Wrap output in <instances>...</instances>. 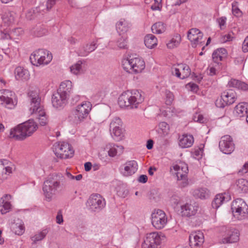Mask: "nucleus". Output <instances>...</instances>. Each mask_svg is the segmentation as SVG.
I'll list each match as a JSON object with an SVG mask.
<instances>
[{
  "instance_id": "nucleus-37",
  "label": "nucleus",
  "mask_w": 248,
  "mask_h": 248,
  "mask_svg": "<svg viewBox=\"0 0 248 248\" xmlns=\"http://www.w3.org/2000/svg\"><path fill=\"white\" fill-rule=\"evenodd\" d=\"M112 138L117 141L124 139V130L123 128L109 130Z\"/></svg>"
},
{
  "instance_id": "nucleus-13",
  "label": "nucleus",
  "mask_w": 248,
  "mask_h": 248,
  "mask_svg": "<svg viewBox=\"0 0 248 248\" xmlns=\"http://www.w3.org/2000/svg\"><path fill=\"white\" fill-rule=\"evenodd\" d=\"M160 235L157 232L147 233L142 244V248H160Z\"/></svg>"
},
{
  "instance_id": "nucleus-27",
  "label": "nucleus",
  "mask_w": 248,
  "mask_h": 248,
  "mask_svg": "<svg viewBox=\"0 0 248 248\" xmlns=\"http://www.w3.org/2000/svg\"><path fill=\"white\" fill-rule=\"evenodd\" d=\"M12 92L8 90V93L4 95V99H2L1 105L8 109H13L17 104V101L12 98Z\"/></svg>"
},
{
  "instance_id": "nucleus-35",
  "label": "nucleus",
  "mask_w": 248,
  "mask_h": 248,
  "mask_svg": "<svg viewBox=\"0 0 248 248\" xmlns=\"http://www.w3.org/2000/svg\"><path fill=\"white\" fill-rule=\"evenodd\" d=\"M236 189L240 193L248 192V181L245 179H239L236 181Z\"/></svg>"
},
{
  "instance_id": "nucleus-52",
  "label": "nucleus",
  "mask_w": 248,
  "mask_h": 248,
  "mask_svg": "<svg viewBox=\"0 0 248 248\" xmlns=\"http://www.w3.org/2000/svg\"><path fill=\"white\" fill-rule=\"evenodd\" d=\"M170 202L171 205L175 207L180 202V198L176 195H173L170 197Z\"/></svg>"
},
{
  "instance_id": "nucleus-15",
  "label": "nucleus",
  "mask_w": 248,
  "mask_h": 248,
  "mask_svg": "<svg viewBox=\"0 0 248 248\" xmlns=\"http://www.w3.org/2000/svg\"><path fill=\"white\" fill-rule=\"evenodd\" d=\"M138 169V163L136 161L132 160L126 161L121 165L119 171L124 176H130L134 174Z\"/></svg>"
},
{
  "instance_id": "nucleus-38",
  "label": "nucleus",
  "mask_w": 248,
  "mask_h": 248,
  "mask_svg": "<svg viewBox=\"0 0 248 248\" xmlns=\"http://www.w3.org/2000/svg\"><path fill=\"white\" fill-rule=\"evenodd\" d=\"M1 19L3 24L6 26H10L13 24L15 21V17L13 14L7 11L4 13L1 16Z\"/></svg>"
},
{
  "instance_id": "nucleus-16",
  "label": "nucleus",
  "mask_w": 248,
  "mask_h": 248,
  "mask_svg": "<svg viewBox=\"0 0 248 248\" xmlns=\"http://www.w3.org/2000/svg\"><path fill=\"white\" fill-rule=\"evenodd\" d=\"M171 70L173 75L181 79H185L188 77L191 73L189 66L186 64H179L177 67H173Z\"/></svg>"
},
{
  "instance_id": "nucleus-22",
  "label": "nucleus",
  "mask_w": 248,
  "mask_h": 248,
  "mask_svg": "<svg viewBox=\"0 0 248 248\" xmlns=\"http://www.w3.org/2000/svg\"><path fill=\"white\" fill-rule=\"evenodd\" d=\"M72 83L70 80H65L61 83L57 92L68 98L72 92Z\"/></svg>"
},
{
  "instance_id": "nucleus-30",
  "label": "nucleus",
  "mask_w": 248,
  "mask_h": 248,
  "mask_svg": "<svg viewBox=\"0 0 248 248\" xmlns=\"http://www.w3.org/2000/svg\"><path fill=\"white\" fill-rule=\"evenodd\" d=\"M192 195L196 198L206 199L210 196L209 190L205 187L198 188L191 190Z\"/></svg>"
},
{
  "instance_id": "nucleus-20",
  "label": "nucleus",
  "mask_w": 248,
  "mask_h": 248,
  "mask_svg": "<svg viewBox=\"0 0 248 248\" xmlns=\"http://www.w3.org/2000/svg\"><path fill=\"white\" fill-rule=\"evenodd\" d=\"M67 99L66 97L57 92L53 93L52 96L51 101L52 106L56 108H62L67 104Z\"/></svg>"
},
{
  "instance_id": "nucleus-57",
  "label": "nucleus",
  "mask_w": 248,
  "mask_h": 248,
  "mask_svg": "<svg viewBox=\"0 0 248 248\" xmlns=\"http://www.w3.org/2000/svg\"><path fill=\"white\" fill-rule=\"evenodd\" d=\"M57 0H47L46 3V9L50 10L56 3Z\"/></svg>"
},
{
  "instance_id": "nucleus-17",
  "label": "nucleus",
  "mask_w": 248,
  "mask_h": 248,
  "mask_svg": "<svg viewBox=\"0 0 248 248\" xmlns=\"http://www.w3.org/2000/svg\"><path fill=\"white\" fill-rule=\"evenodd\" d=\"M189 241L191 248H198L202 246L204 242L203 234L200 231L192 232L189 236Z\"/></svg>"
},
{
  "instance_id": "nucleus-40",
  "label": "nucleus",
  "mask_w": 248,
  "mask_h": 248,
  "mask_svg": "<svg viewBox=\"0 0 248 248\" xmlns=\"http://www.w3.org/2000/svg\"><path fill=\"white\" fill-rule=\"evenodd\" d=\"M48 231L44 230L42 231L37 232L31 237L32 244H36L38 242L42 240L46 235Z\"/></svg>"
},
{
  "instance_id": "nucleus-33",
  "label": "nucleus",
  "mask_w": 248,
  "mask_h": 248,
  "mask_svg": "<svg viewBox=\"0 0 248 248\" xmlns=\"http://www.w3.org/2000/svg\"><path fill=\"white\" fill-rule=\"evenodd\" d=\"M235 115L242 117L247 115L248 112V103L241 102L235 107Z\"/></svg>"
},
{
  "instance_id": "nucleus-10",
  "label": "nucleus",
  "mask_w": 248,
  "mask_h": 248,
  "mask_svg": "<svg viewBox=\"0 0 248 248\" xmlns=\"http://www.w3.org/2000/svg\"><path fill=\"white\" fill-rule=\"evenodd\" d=\"M106 205L105 199L98 194L91 195L86 202L88 209L91 212H99Z\"/></svg>"
},
{
  "instance_id": "nucleus-1",
  "label": "nucleus",
  "mask_w": 248,
  "mask_h": 248,
  "mask_svg": "<svg viewBox=\"0 0 248 248\" xmlns=\"http://www.w3.org/2000/svg\"><path fill=\"white\" fill-rule=\"evenodd\" d=\"M30 101L29 110L31 114L38 119L41 125H45L47 123V119L43 107L41 104V97L38 88H31L28 93Z\"/></svg>"
},
{
  "instance_id": "nucleus-5",
  "label": "nucleus",
  "mask_w": 248,
  "mask_h": 248,
  "mask_svg": "<svg viewBox=\"0 0 248 248\" xmlns=\"http://www.w3.org/2000/svg\"><path fill=\"white\" fill-rule=\"evenodd\" d=\"M170 171L173 175L176 176L178 184L181 187H185L188 186L187 174L188 169L186 164L182 161L173 164L170 168Z\"/></svg>"
},
{
  "instance_id": "nucleus-21",
  "label": "nucleus",
  "mask_w": 248,
  "mask_h": 248,
  "mask_svg": "<svg viewBox=\"0 0 248 248\" xmlns=\"http://www.w3.org/2000/svg\"><path fill=\"white\" fill-rule=\"evenodd\" d=\"M199 207L196 203H186L181 206V214L182 216L191 217L194 216L197 212Z\"/></svg>"
},
{
  "instance_id": "nucleus-2",
  "label": "nucleus",
  "mask_w": 248,
  "mask_h": 248,
  "mask_svg": "<svg viewBox=\"0 0 248 248\" xmlns=\"http://www.w3.org/2000/svg\"><path fill=\"white\" fill-rule=\"evenodd\" d=\"M64 180L62 174H53L44 182L43 190L48 201L51 200L53 195L63 190Z\"/></svg>"
},
{
  "instance_id": "nucleus-62",
  "label": "nucleus",
  "mask_w": 248,
  "mask_h": 248,
  "mask_svg": "<svg viewBox=\"0 0 248 248\" xmlns=\"http://www.w3.org/2000/svg\"><path fill=\"white\" fill-rule=\"evenodd\" d=\"M148 180V177L146 175H141L138 179V181L142 183H145Z\"/></svg>"
},
{
  "instance_id": "nucleus-51",
  "label": "nucleus",
  "mask_w": 248,
  "mask_h": 248,
  "mask_svg": "<svg viewBox=\"0 0 248 248\" xmlns=\"http://www.w3.org/2000/svg\"><path fill=\"white\" fill-rule=\"evenodd\" d=\"M166 103L168 105H170L173 100L174 95L173 93L169 91L166 92Z\"/></svg>"
},
{
  "instance_id": "nucleus-12",
  "label": "nucleus",
  "mask_w": 248,
  "mask_h": 248,
  "mask_svg": "<svg viewBox=\"0 0 248 248\" xmlns=\"http://www.w3.org/2000/svg\"><path fill=\"white\" fill-rule=\"evenodd\" d=\"M248 213V206L242 199L233 201V217L237 220H242Z\"/></svg>"
},
{
  "instance_id": "nucleus-34",
  "label": "nucleus",
  "mask_w": 248,
  "mask_h": 248,
  "mask_svg": "<svg viewBox=\"0 0 248 248\" xmlns=\"http://www.w3.org/2000/svg\"><path fill=\"white\" fill-rule=\"evenodd\" d=\"M15 78L17 80H27L30 75L28 70L22 67H17L15 70Z\"/></svg>"
},
{
  "instance_id": "nucleus-64",
  "label": "nucleus",
  "mask_w": 248,
  "mask_h": 248,
  "mask_svg": "<svg viewBox=\"0 0 248 248\" xmlns=\"http://www.w3.org/2000/svg\"><path fill=\"white\" fill-rule=\"evenodd\" d=\"M92 164L90 162H86L84 164V169L86 171H89L91 170Z\"/></svg>"
},
{
  "instance_id": "nucleus-25",
  "label": "nucleus",
  "mask_w": 248,
  "mask_h": 248,
  "mask_svg": "<svg viewBox=\"0 0 248 248\" xmlns=\"http://www.w3.org/2000/svg\"><path fill=\"white\" fill-rule=\"evenodd\" d=\"M106 149L108 150V155L110 157H115L121 155L124 151V147L121 145H118L113 143H108L106 145Z\"/></svg>"
},
{
  "instance_id": "nucleus-56",
  "label": "nucleus",
  "mask_w": 248,
  "mask_h": 248,
  "mask_svg": "<svg viewBox=\"0 0 248 248\" xmlns=\"http://www.w3.org/2000/svg\"><path fill=\"white\" fill-rule=\"evenodd\" d=\"M232 40V37L231 35V34L230 33L222 35L220 39V42L222 43H225L227 41H230Z\"/></svg>"
},
{
  "instance_id": "nucleus-48",
  "label": "nucleus",
  "mask_w": 248,
  "mask_h": 248,
  "mask_svg": "<svg viewBox=\"0 0 248 248\" xmlns=\"http://www.w3.org/2000/svg\"><path fill=\"white\" fill-rule=\"evenodd\" d=\"M233 87L246 91L248 90V84L239 80L233 79Z\"/></svg>"
},
{
  "instance_id": "nucleus-32",
  "label": "nucleus",
  "mask_w": 248,
  "mask_h": 248,
  "mask_svg": "<svg viewBox=\"0 0 248 248\" xmlns=\"http://www.w3.org/2000/svg\"><path fill=\"white\" fill-rule=\"evenodd\" d=\"M227 50L224 48H219L215 50L212 54L213 62L220 63V62L227 56Z\"/></svg>"
},
{
  "instance_id": "nucleus-44",
  "label": "nucleus",
  "mask_w": 248,
  "mask_h": 248,
  "mask_svg": "<svg viewBox=\"0 0 248 248\" xmlns=\"http://www.w3.org/2000/svg\"><path fill=\"white\" fill-rule=\"evenodd\" d=\"M40 7L29 10L26 14V17L29 20H31L37 17Z\"/></svg>"
},
{
  "instance_id": "nucleus-24",
  "label": "nucleus",
  "mask_w": 248,
  "mask_h": 248,
  "mask_svg": "<svg viewBox=\"0 0 248 248\" xmlns=\"http://www.w3.org/2000/svg\"><path fill=\"white\" fill-rule=\"evenodd\" d=\"M96 47V43L93 42L90 44H87L81 46L77 50V53L79 56L85 57L94 51Z\"/></svg>"
},
{
  "instance_id": "nucleus-47",
  "label": "nucleus",
  "mask_w": 248,
  "mask_h": 248,
  "mask_svg": "<svg viewBox=\"0 0 248 248\" xmlns=\"http://www.w3.org/2000/svg\"><path fill=\"white\" fill-rule=\"evenodd\" d=\"M158 132L162 133L164 135L168 133L169 130V126L168 124L165 122H160L158 124Z\"/></svg>"
},
{
  "instance_id": "nucleus-54",
  "label": "nucleus",
  "mask_w": 248,
  "mask_h": 248,
  "mask_svg": "<svg viewBox=\"0 0 248 248\" xmlns=\"http://www.w3.org/2000/svg\"><path fill=\"white\" fill-rule=\"evenodd\" d=\"M56 223L58 224H62L63 222L62 212V210H59L57 212L56 217Z\"/></svg>"
},
{
  "instance_id": "nucleus-31",
  "label": "nucleus",
  "mask_w": 248,
  "mask_h": 248,
  "mask_svg": "<svg viewBox=\"0 0 248 248\" xmlns=\"http://www.w3.org/2000/svg\"><path fill=\"white\" fill-rule=\"evenodd\" d=\"M11 199L10 195L6 194L1 198V203L0 204V211L2 214H6L10 211L11 204L9 200Z\"/></svg>"
},
{
  "instance_id": "nucleus-50",
  "label": "nucleus",
  "mask_w": 248,
  "mask_h": 248,
  "mask_svg": "<svg viewBox=\"0 0 248 248\" xmlns=\"http://www.w3.org/2000/svg\"><path fill=\"white\" fill-rule=\"evenodd\" d=\"M232 232L229 231L227 235H224L220 240V243L222 244H229L232 243Z\"/></svg>"
},
{
  "instance_id": "nucleus-41",
  "label": "nucleus",
  "mask_w": 248,
  "mask_h": 248,
  "mask_svg": "<svg viewBox=\"0 0 248 248\" xmlns=\"http://www.w3.org/2000/svg\"><path fill=\"white\" fill-rule=\"evenodd\" d=\"M165 30V25L162 22H156L152 26V31L154 33L161 34Z\"/></svg>"
},
{
  "instance_id": "nucleus-19",
  "label": "nucleus",
  "mask_w": 248,
  "mask_h": 248,
  "mask_svg": "<svg viewBox=\"0 0 248 248\" xmlns=\"http://www.w3.org/2000/svg\"><path fill=\"white\" fill-rule=\"evenodd\" d=\"M232 93L228 91H224L219 98L216 100L215 104L218 108H224L225 106L231 105L232 103Z\"/></svg>"
},
{
  "instance_id": "nucleus-55",
  "label": "nucleus",
  "mask_w": 248,
  "mask_h": 248,
  "mask_svg": "<svg viewBox=\"0 0 248 248\" xmlns=\"http://www.w3.org/2000/svg\"><path fill=\"white\" fill-rule=\"evenodd\" d=\"M247 172H248V161L244 164L242 168L238 171L237 173L239 175H243Z\"/></svg>"
},
{
  "instance_id": "nucleus-53",
  "label": "nucleus",
  "mask_w": 248,
  "mask_h": 248,
  "mask_svg": "<svg viewBox=\"0 0 248 248\" xmlns=\"http://www.w3.org/2000/svg\"><path fill=\"white\" fill-rule=\"evenodd\" d=\"M217 21L221 30H223L226 27V18L224 16H222L217 19Z\"/></svg>"
},
{
  "instance_id": "nucleus-23",
  "label": "nucleus",
  "mask_w": 248,
  "mask_h": 248,
  "mask_svg": "<svg viewBox=\"0 0 248 248\" xmlns=\"http://www.w3.org/2000/svg\"><path fill=\"white\" fill-rule=\"evenodd\" d=\"M231 199V196L228 193L217 194L212 202V206L214 208L217 209L224 202H228Z\"/></svg>"
},
{
  "instance_id": "nucleus-49",
  "label": "nucleus",
  "mask_w": 248,
  "mask_h": 248,
  "mask_svg": "<svg viewBox=\"0 0 248 248\" xmlns=\"http://www.w3.org/2000/svg\"><path fill=\"white\" fill-rule=\"evenodd\" d=\"M118 46L121 48H126L127 46V37H122L117 42Z\"/></svg>"
},
{
  "instance_id": "nucleus-58",
  "label": "nucleus",
  "mask_w": 248,
  "mask_h": 248,
  "mask_svg": "<svg viewBox=\"0 0 248 248\" xmlns=\"http://www.w3.org/2000/svg\"><path fill=\"white\" fill-rule=\"evenodd\" d=\"M242 50L244 52H248V36H247L244 41Z\"/></svg>"
},
{
  "instance_id": "nucleus-59",
  "label": "nucleus",
  "mask_w": 248,
  "mask_h": 248,
  "mask_svg": "<svg viewBox=\"0 0 248 248\" xmlns=\"http://www.w3.org/2000/svg\"><path fill=\"white\" fill-rule=\"evenodd\" d=\"M233 243L237 242L239 240V232L237 230H233Z\"/></svg>"
},
{
  "instance_id": "nucleus-4",
  "label": "nucleus",
  "mask_w": 248,
  "mask_h": 248,
  "mask_svg": "<svg viewBox=\"0 0 248 248\" xmlns=\"http://www.w3.org/2000/svg\"><path fill=\"white\" fill-rule=\"evenodd\" d=\"M144 98L138 90L127 91L123 93L119 97L118 103L122 108H136L141 103Z\"/></svg>"
},
{
  "instance_id": "nucleus-36",
  "label": "nucleus",
  "mask_w": 248,
  "mask_h": 248,
  "mask_svg": "<svg viewBox=\"0 0 248 248\" xmlns=\"http://www.w3.org/2000/svg\"><path fill=\"white\" fill-rule=\"evenodd\" d=\"M145 45L149 48H152L157 44V39L152 34L146 35L144 38Z\"/></svg>"
},
{
  "instance_id": "nucleus-43",
  "label": "nucleus",
  "mask_w": 248,
  "mask_h": 248,
  "mask_svg": "<svg viewBox=\"0 0 248 248\" xmlns=\"http://www.w3.org/2000/svg\"><path fill=\"white\" fill-rule=\"evenodd\" d=\"M123 123L118 117L114 118L111 121L109 125V130L122 128Z\"/></svg>"
},
{
  "instance_id": "nucleus-46",
  "label": "nucleus",
  "mask_w": 248,
  "mask_h": 248,
  "mask_svg": "<svg viewBox=\"0 0 248 248\" xmlns=\"http://www.w3.org/2000/svg\"><path fill=\"white\" fill-rule=\"evenodd\" d=\"M219 69V64L213 62L211 63L208 67V70L209 71V74L210 76H213L217 74V71Z\"/></svg>"
},
{
  "instance_id": "nucleus-6",
  "label": "nucleus",
  "mask_w": 248,
  "mask_h": 248,
  "mask_svg": "<svg viewBox=\"0 0 248 248\" xmlns=\"http://www.w3.org/2000/svg\"><path fill=\"white\" fill-rule=\"evenodd\" d=\"M123 69L127 72L131 74L141 73L145 68L144 61L140 57L130 56L124 59L122 62Z\"/></svg>"
},
{
  "instance_id": "nucleus-26",
  "label": "nucleus",
  "mask_w": 248,
  "mask_h": 248,
  "mask_svg": "<svg viewBox=\"0 0 248 248\" xmlns=\"http://www.w3.org/2000/svg\"><path fill=\"white\" fill-rule=\"evenodd\" d=\"M11 229L16 234L22 235L25 231L24 223L21 219L19 218L15 219L14 222L11 224Z\"/></svg>"
},
{
  "instance_id": "nucleus-60",
  "label": "nucleus",
  "mask_w": 248,
  "mask_h": 248,
  "mask_svg": "<svg viewBox=\"0 0 248 248\" xmlns=\"http://www.w3.org/2000/svg\"><path fill=\"white\" fill-rule=\"evenodd\" d=\"M242 15V12L237 8H234V5H233V16H235L237 17H241Z\"/></svg>"
},
{
  "instance_id": "nucleus-9",
  "label": "nucleus",
  "mask_w": 248,
  "mask_h": 248,
  "mask_svg": "<svg viewBox=\"0 0 248 248\" xmlns=\"http://www.w3.org/2000/svg\"><path fill=\"white\" fill-rule=\"evenodd\" d=\"M52 59V54L43 49H39L33 52L30 56L31 63L36 66L47 64Z\"/></svg>"
},
{
  "instance_id": "nucleus-39",
  "label": "nucleus",
  "mask_w": 248,
  "mask_h": 248,
  "mask_svg": "<svg viewBox=\"0 0 248 248\" xmlns=\"http://www.w3.org/2000/svg\"><path fill=\"white\" fill-rule=\"evenodd\" d=\"M47 32L46 30L41 25H37L33 28L31 31V34L35 37H41L45 35Z\"/></svg>"
},
{
  "instance_id": "nucleus-3",
  "label": "nucleus",
  "mask_w": 248,
  "mask_h": 248,
  "mask_svg": "<svg viewBox=\"0 0 248 248\" xmlns=\"http://www.w3.org/2000/svg\"><path fill=\"white\" fill-rule=\"evenodd\" d=\"M37 124L32 120H29L17 125L10 130L9 138L17 140H23L31 136L37 129Z\"/></svg>"
},
{
  "instance_id": "nucleus-29",
  "label": "nucleus",
  "mask_w": 248,
  "mask_h": 248,
  "mask_svg": "<svg viewBox=\"0 0 248 248\" xmlns=\"http://www.w3.org/2000/svg\"><path fill=\"white\" fill-rule=\"evenodd\" d=\"M179 139V145L182 148L190 147L194 142V138L191 135L184 134Z\"/></svg>"
},
{
  "instance_id": "nucleus-14",
  "label": "nucleus",
  "mask_w": 248,
  "mask_h": 248,
  "mask_svg": "<svg viewBox=\"0 0 248 248\" xmlns=\"http://www.w3.org/2000/svg\"><path fill=\"white\" fill-rule=\"evenodd\" d=\"M187 38L191 42L192 46L196 47L198 45L202 46L203 39V33L199 29L192 28L187 32Z\"/></svg>"
},
{
  "instance_id": "nucleus-7",
  "label": "nucleus",
  "mask_w": 248,
  "mask_h": 248,
  "mask_svg": "<svg viewBox=\"0 0 248 248\" xmlns=\"http://www.w3.org/2000/svg\"><path fill=\"white\" fill-rule=\"evenodd\" d=\"M92 108L90 102L84 101L77 106L69 116V121L74 124H78L86 118Z\"/></svg>"
},
{
  "instance_id": "nucleus-61",
  "label": "nucleus",
  "mask_w": 248,
  "mask_h": 248,
  "mask_svg": "<svg viewBox=\"0 0 248 248\" xmlns=\"http://www.w3.org/2000/svg\"><path fill=\"white\" fill-rule=\"evenodd\" d=\"M80 96L78 95H74L72 96L71 99V103L73 105L76 104L79 100Z\"/></svg>"
},
{
  "instance_id": "nucleus-28",
  "label": "nucleus",
  "mask_w": 248,
  "mask_h": 248,
  "mask_svg": "<svg viewBox=\"0 0 248 248\" xmlns=\"http://www.w3.org/2000/svg\"><path fill=\"white\" fill-rule=\"evenodd\" d=\"M131 24L124 19H120L116 24V28L120 35L124 34L129 31Z\"/></svg>"
},
{
  "instance_id": "nucleus-45",
  "label": "nucleus",
  "mask_w": 248,
  "mask_h": 248,
  "mask_svg": "<svg viewBox=\"0 0 248 248\" xmlns=\"http://www.w3.org/2000/svg\"><path fill=\"white\" fill-rule=\"evenodd\" d=\"M83 62L81 61H78L76 63L72 65L70 67L71 71L75 75H78L82 71V64Z\"/></svg>"
},
{
  "instance_id": "nucleus-18",
  "label": "nucleus",
  "mask_w": 248,
  "mask_h": 248,
  "mask_svg": "<svg viewBox=\"0 0 248 248\" xmlns=\"http://www.w3.org/2000/svg\"><path fill=\"white\" fill-rule=\"evenodd\" d=\"M219 147L221 152L225 154L232 152V138L229 135L223 136L219 142Z\"/></svg>"
},
{
  "instance_id": "nucleus-42",
  "label": "nucleus",
  "mask_w": 248,
  "mask_h": 248,
  "mask_svg": "<svg viewBox=\"0 0 248 248\" xmlns=\"http://www.w3.org/2000/svg\"><path fill=\"white\" fill-rule=\"evenodd\" d=\"M181 37L179 35H177L175 37L172 38L167 44V47L169 48L172 49L177 47L181 42Z\"/></svg>"
},
{
  "instance_id": "nucleus-11",
  "label": "nucleus",
  "mask_w": 248,
  "mask_h": 248,
  "mask_svg": "<svg viewBox=\"0 0 248 248\" xmlns=\"http://www.w3.org/2000/svg\"><path fill=\"white\" fill-rule=\"evenodd\" d=\"M151 220L153 226L155 229L160 230L167 224L168 217L163 211L157 209L155 210L152 214Z\"/></svg>"
},
{
  "instance_id": "nucleus-8",
  "label": "nucleus",
  "mask_w": 248,
  "mask_h": 248,
  "mask_svg": "<svg viewBox=\"0 0 248 248\" xmlns=\"http://www.w3.org/2000/svg\"><path fill=\"white\" fill-rule=\"evenodd\" d=\"M55 155L60 158L66 159L73 156L74 150L69 143L62 141L55 143L53 146Z\"/></svg>"
},
{
  "instance_id": "nucleus-63",
  "label": "nucleus",
  "mask_w": 248,
  "mask_h": 248,
  "mask_svg": "<svg viewBox=\"0 0 248 248\" xmlns=\"http://www.w3.org/2000/svg\"><path fill=\"white\" fill-rule=\"evenodd\" d=\"M160 3H155L151 6V9L153 11L161 10V7H160Z\"/></svg>"
}]
</instances>
